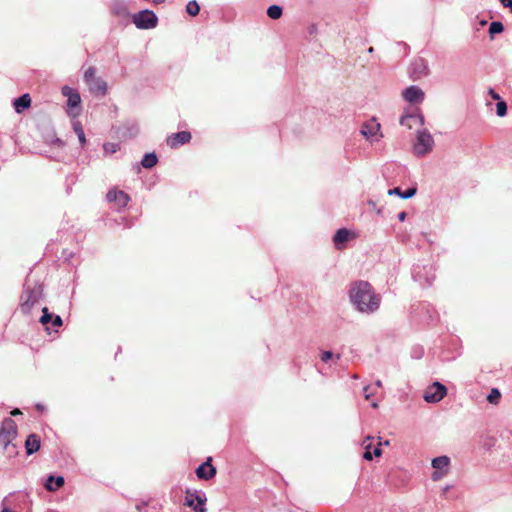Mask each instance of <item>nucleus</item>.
I'll list each match as a JSON object with an SVG mask.
<instances>
[{
  "label": "nucleus",
  "instance_id": "7ed1b4c3",
  "mask_svg": "<svg viewBox=\"0 0 512 512\" xmlns=\"http://www.w3.org/2000/svg\"><path fill=\"white\" fill-rule=\"evenodd\" d=\"M434 139L426 129L419 130L416 135V141L413 145V152L418 157H424L433 150Z\"/></svg>",
  "mask_w": 512,
  "mask_h": 512
},
{
  "label": "nucleus",
  "instance_id": "423d86ee",
  "mask_svg": "<svg viewBox=\"0 0 512 512\" xmlns=\"http://www.w3.org/2000/svg\"><path fill=\"white\" fill-rule=\"evenodd\" d=\"M447 394L446 387L440 382H434L424 392V400L428 403H437Z\"/></svg>",
  "mask_w": 512,
  "mask_h": 512
},
{
  "label": "nucleus",
  "instance_id": "393cba45",
  "mask_svg": "<svg viewBox=\"0 0 512 512\" xmlns=\"http://www.w3.org/2000/svg\"><path fill=\"white\" fill-rule=\"evenodd\" d=\"M73 130L76 133V135L78 136L80 144L82 146H84L86 144V137H85L83 127L79 121H76L73 123Z\"/></svg>",
  "mask_w": 512,
  "mask_h": 512
},
{
  "label": "nucleus",
  "instance_id": "c9c22d12",
  "mask_svg": "<svg viewBox=\"0 0 512 512\" xmlns=\"http://www.w3.org/2000/svg\"><path fill=\"white\" fill-rule=\"evenodd\" d=\"M119 146L118 144L114 143H107L104 145V150L106 152L115 153L118 150Z\"/></svg>",
  "mask_w": 512,
  "mask_h": 512
},
{
  "label": "nucleus",
  "instance_id": "a19ab883",
  "mask_svg": "<svg viewBox=\"0 0 512 512\" xmlns=\"http://www.w3.org/2000/svg\"><path fill=\"white\" fill-rule=\"evenodd\" d=\"M381 454H382V450H381L380 444H379L377 447L374 448V450L372 452V456L374 455V456L378 457Z\"/></svg>",
  "mask_w": 512,
  "mask_h": 512
},
{
  "label": "nucleus",
  "instance_id": "4be33fe9",
  "mask_svg": "<svg viewBox=\"0 0 512 512\" xmlns=\"http://www.w3.org/2000/svg\"><path fill=\"white\" fill-rule=\"evenodd\" d=\"M450 464V458L448 456H439L432 460V467L435 470L447 471Z\"/></svg>",
  "mask_w": 512,
  "mask_h": 512
},
{
  "label": "nucleus",
  "instance_id": "603ef678",
  "mask_svg": "<svg viewBox=\"0 0 512 512\" xmlns=\"http://www.w3.org/2000/svg\"><path fill=\"white\" fill-rule=\"evenodd\" d=\"M372 407H373V408H377V407H378V404H377L376 402H373V403H372Z\"/></svg>",
  "mask_w": 512,
  "mask_h": 512
},
{
  "label": "nucleus",
  "instance_id": "5fc2aeb1",
  "mask_svg": "<svg viewBox=\"0 0 512 512\" xmlns=\"http://www.w3.org/2000/svg\"><path fill=\"white\" fill-rule=\"evenodd\" d=\"M56 142H57L58 144H62V141H61L60 139H57V140H56Z\"/></svg>",
  "mask_w": 512,
  "mask_h": 512
},
{
  "label": "nucleus",
  "instance_id": "f3484780",
  "mask_svg": "<svg viewBox=\"0 0 512 512\" xmlns=\"http://www.w3.org/2000/svg\"><path fill=\"white\" fill-rule=\"evenodd\" d=\"M111 11L114 15H116L122 19H127L129 16V12H128L126 4L120 0H115L112 3Z\"/></svg>",
  "mask_w": 512,
  "mask_h": 512
},
{
  "label": "nucleus",
  "instance_id": "79ce46f5",
  "mask_svg": "<svg viewBox=\"0 0 512 512\" xmlns=\"http://www.w3.org/2000/svg\"><path fill=\"white\" fill-rule=\"evenodd\" d=\"M500 1L504 7H508V8L512 9V0H500Z\"/></svg>",
  "mask_w": 512,
  "mask_h": 512
},
{
  "label": "nucleus",
  "instance_id": "58836bf2",
  "mask_svg": "<svg viewBox=\"0 0 512 512\" xmlns=\"http://www.w3.org/2000/svg\"><path fill=\"white\" fill-rule=\"evenodd\" d=\"M52 325L54 327H59L62 325V319L59 315H54L52 318Z\"/></svg>",
  "mask_w": 512,
  "mask_h": 512
},
{
  "label": "nucleus",
  "instance_id": "49530a36",
  "mask_svg": "<svg viewBox=\"0 0 512 512\" xmlns=\"http://www.w3.org/2000/svg\"><path fill=\"white\" fill-rule=\"evenodd\" d=\"M11 414H12L13 416H16V415L21 414V411H20L19 409H14V410L11 412Z\"/></svg>",
  "mask_w": 512,
  "mask_h": 512
},
{
  "label": "nucleus",
  "instance_id": "ddd939ff",
  "mask_svg": "<svg viewBox=\"0 0 512 512\" xmlns=\"http://www.w3.org/2000/svg\"><path fill=\"white\" fill-rule=\"evenodd\" d=\"M62 94L68 98L67 105L69 108L79 107L81 103V97L76 90L72 89L69 86H64L62 88Z\"/></svg>",
  "mask_w": 512,
  "mask_h": 512
},
{
  "label": "nucleus",
  "instance_id": "de8ad7c7",
  "mask_svg": "<svg viewBox=\"0 0 512 512\" xmlns=\"http://www.w3.org/2000/svg\"><path fill=\"white\" fill-rule=\"evenodd\" d=\"M368 205L371 206L372 208H375V202L373 200H369Z\"/></svg>",
  "mask_w": 512,
  "mask_h": 512
},
{
  "label": "nucleus",
  "instance_id": "2eb2a0df",
  "mask_svg": "<svg viewBox=\"0 0 512 512\" xmlns=\"http://www.w3.org/2000/svg\"><path fill=\"white\" fill-rule=\"evenodd\" d=\"M423 122H424L423 116L419 115V114L405 115V116H402L400 119V124L402 126L407 127L408 129H412V127L417 123L422 125Z\"/></svg>",
  "mask_w": 512,
  "mask_h": 512
},
{
  "label": "nucleus",
  "instance_id": "bb28decb",
  "mask_svg": "<svg viewBox=\"0 0 512 512\" xmlns=\"http://www.w3.org/2000/svg\"><path fill=\"white\" fill-rule=\"evenodd\" d=\"M504 30V26L499 21L491 22L489 26V34L493 37L495 34L501 33Z\"/></svg>",
  "mask_w": 512,
  "mask_h": 512
},
{
  "label": "nucleus",
  "instance_id": "4468645a",
  "mask_svg": "<svg viewBox=\"0 0 512 512\" xmlns=\"http://www.w3.org/2000/svg\"><path fill=\"white\" fill-rule=\"evenodd\" d=\"M106 197L109 202H116L120 207L126 206L129 202V196L120 190H110Z\"/></svg>",
  "mask_w": 512,
  "mask_h": 512
},
{
  "label": "nucleus",
  "instance_id": "c85d7f7f",
  "mask_svg": "<svg viewBox=\"0 0 512 512\" xmlns=\"http://www.w3.org/2000/svg\"><path fill=\"white\" fill-rule=\"evenodd\" d=\"M501 397V393L497 388L491 389V392L487 396V400L489 403L497 404L499 402V399Z\"/></svg>",
  "mask_w": 512,
  "mask_h": 512
},
{
  "label": "nucleus",
  "instance_id": "c03bdc74",
  "mask_svg": "<svg viewBox=\"0 0 512 512\" xmlns=\"http://www.w3.org/2000/svg\"><path fill=\"white\" fill-rule=\"evenodd\" d=\"M368 389H369V387H368V386L364 387V393H365V398H366V399H369V398H370V394L368 393Z\"/></svg>",
  "mask_w": 512,
  "mask_h": 512
},
{
  "label": "nucleus",
  "instance_id": "412c9836",
  "mask_svg": "<svg viewBox=\"0 0 512 512\" xmlns=\"http://www.w3.org/2000/svg\"><path fill=\"white\" fill-rule=\"evenodd\" d=\"M349 230L345 228L338 229L333 237V242L337 249H341V245L348 241Z\"/></svg>",
  "mask_w": 512,
  "mask_h": 512
},
{
  "label": "nucleus",
  "instance_id": "4c0bfd02",
  "mask_svg": "<svg viewBox=\"0 0 512 512\" xmlns=\"http://www.w3.org/2000/svg\"><path fill=\"white\" fill-rule=\"evenodd\" d=\"M333 358V353L331 351H324L321 354V360L323 362H327L328 360Z\"/></svg>",
  "mask_w": 512,
  "mask_h": 512
},
{
  "label": "nucleus",
  "instance_id": "cd10ccee",
  "mask_svg": "<svg viewBox=\"0 0 512 512\" xmlns=\"http://www.w3.org/2000/svg\"><path fill=\"white\" fill-rule=\"evenodd\" d=\"M186 11L189 15L196 16L200 11V7L195 0H192L189 1L188 4L186 5Z\"/></svg>",
  "mask_w": 512,
  "mask_h": 512
},
{
  "label": "nucleus",
  "instance_id": "2f4dec72",
  "mask_svg": "<svg viewBox=\"0 0 512 512\" xmlns=\"http://www.w3.org/2000/svg\"><path fill=\"white\" fill-rule=\"evenodd\" d=\"M369 440H370V437H367V440L363 441V446L365 449L363 457L366 460H372V452L370 451L371 443L368 442Z\"/></svg>",
  "mask_w": 512,
  "mask_h": 512
},
{
  "label": "nucleus",
  "instance_id": "aec40b11",
  "mask_svg": "<svg viewBox=\"0 0 512 512\" xmlns=\"http://www.w3.org/2000/svg\"><path fill=\"white\" fill-rule=\"evenodd\" d=\"M31 104V98L29 94H23L22 96L16 98L13 102L14 108L16 112L20 113L24 109L28 108Z\"/></svg>",
  "mask_w": 512,
  "mask_h": 512
},
{
  "label": "nucleus",
  "instance_id": "9d476101",
  "mask_svg": "<svg viewBox=\"0 0 512 512\" xmlns=\"http://www.w3.org/2000/svg\"><path fill=\"white\" fill-rule=\"evenodd\" d=\"M212 459L208 458L196 469V475L199 479L209 480L216 474L215 467L211 464Z\"/></svg>",
  "mask_w": 512,
  "mask_h": 512
},
{
  "label": "nucleus",
  "instance_id": "7c9ffc66",
  "mask_svg": "<svg viewBox=\"0 0 512 512\" xmlns=\"http://www.w3.org/2000/svg\"><path fill=\"white\" fill-rule=\"evenodd\" d=\"M42 312H43V315L41 316L40 318V322L43 324V325H46L48 324L49 322H52V318H53V314L49 313L48 311V308L47 307H44L42 309Z\"/></svg>",
  "mask_w": 512,
  "mask_h": 512
},
{
  "label": "nucleus",
  "instance_id": "a211bd4d",
  "mask_svg": "<svg viewBox=\"0 0 512 512\" xmlns=\"http://www.w3.org/2000/svg\"><path fill=\"white\" fill-rule=\"evenodd\" d=\"M87 84L89 85L91 92L98 93L101 95L106 94L107 84L102 78L97 77V78L91 80L90 82H88Z\"/></svg>",
  "mask_w": 512,
  "mask_h": 512
},
{
  "label": "nucleus",
  "instance_id": "f257e3e1",
  "mask_svg": "<svg viewBox=\"0 0 512 512\" xmlns=\"http://www.w3.org/2000/svg\"><path fill=\"white\" fill-rule=\"evenodd\" d=\"M351 303L357 311L366 314L376 312L381 304V296L377 294L372 285L367 281H357L349 290Z\"/></svg>",
  "mask_w": 512,
  "mask_h": 512
},
{
  "label": "nucleus",
  "instance_id": "f8f14e48",
  "mask_svg": "<svg viewBox=\"0 0 512 512\" xmlns=\"http://www.w3.org/2000/svg\"><path fill=\"white\" fill-rule=\"evenodd\" d=\"M403 97L407 102L418 103L423 101L424 92L418 86H410L403 91Z\"/></svg>",
  "mask_w": 512,
  "mask_h": 512
},
{
  "label": "nucleus",
  "instance_id": "f03ea898",
  "mask_svg": "<svg viewBox=\"0 0 512 512\" xmlns=\"http://www.w3.org/2000/svg\"><path fill=\"white\" fill-rule=\"evenodd\" d=\"M43 294V285L37 280L27 277L21 295V311L28 314Z\"/></svg>",
  "mask_w": 512,
  "mask_h": 512
},
{
  "label": "nucleus",
  "instance_id": "5701e85b",
  "mask_svg": "<svg viewBox=\"0 0 512 512\" xmlns=\"http://www.w3.org/2000/svg\"><path fill=\"white\" fill-rule=\"evenodd\" d=\"M157 161H158V158L155 153H147L144 155V157L141 161V165L144 168L150 169L157 164Z\"/></svg>",
  "mask_w": 512,
  "mask_h": 512
},
{
  "label": "nucleus",
  "instance_id": "ea45409f",
  "mask_svg": "<svg viewBox=\"0 0 512 512\" xmlns=\"http://www.w3.org/2000/svg\"><path fill=\"white\" fill-rule=\"evenodd\" d=\"M488 93L492 97V99L497 100V101H501L500 100V95L494 89L490 88L488 90Z\"/></svg>",
  "mask_w": 512,
  "mask_h": 512
},
{
  "label": "nucleus",
  "instance_id": "37998d69",
  "mask_svg": "<svg viewBox=\"0 0 512 512\" xmlns=\"http://www.w3.org/2000/svg\"><path fill=\"white\" fill-rule=\"evenodd\" d=\"M405 218H406V212L402 211V212H400V213L398 214V219H399L400 221H404V220H405Z\"/></svg>",
  "mask_w": 512,
  "mask_h": 512
},
{
  "label": "nucleus",
  "instance_id": "1a4fd4ad",
  "mask_svg": "<svg viewBox=\"0 0 512 512\" xmlns=\"http://www.w3.org/2000/svg\"><path fill=\"white\" fill-rule=\"evenodd\" d=\"M360 132L367 140L371 142L377 141L380 132V124L372 119L362 125Z\"/></svg>",
  "mask_w": 512,
  "mask_h": 512
},
{
  "label": "nucleus",
  "instance_id": "8fccbe9b",
  "mask_svg": "<svg viewBox=\"0 0 512 512\" xmlns=\"http://www.w3.org/2000/svg\"><path fill=\"white\" fill-rule=\"evenodd\" d=\"M375 385H376L377 387H381V386H382V382H381L380 380H377V381L375 382Z\"/></svg>",
  "mask_w": 512,
  "mask_h": 512
},
{
  "label": "nucleus",
  "instance_id": "e433bc0d",
  "mask_svg": "<svg viewBox=\"0 0 512 512\" xmlns=\"http://www.w3.org/2000/svg\"><path fill=\"white\" fill-rule=\"evenodd\" d=\"M54 482H55V488L56 490L60 487H62L65 483V480H64V477L62 476H57V477H54Z\"/></svg>",
  "mask_w": 512,
  "mask_h": 512
},
{
  "label": "nucleus",
  "instance_id": "9b49d317",
  "mask_svg": "<svg viewBox=\"0 0 512 512\" xmlns=\"http://www.w3.org/2000/svg\"><path fill=\"white\" fill-rule=\"evenodd\" d=\"M191 139V133L187 131H181L172 134L167 138V145L171 148H177L180 145L186 144Z\"/></svg>",
  "mask_w": 512,
  "mask_h": 512
},
{
  "label": "nucleus",
  "instance_id": "39448f33",
  "mask_svg": "<svg viewBox=\"0 0 512 512\" xmlns=\"http://www.w3.org/2000/svg\"><path fill=\"white\" fill-rule=\"evenodd\" d=\"M158 18L153 11L143 10L133 15V23L139 29H151L156 27Z\"/></svg>",
  "mask_w": 512,
  "mask_h": 512
},
{
  "label": "nucleus",
  "instance_id": "b1692460",
  "mask_svg": "<svg viewBox=\"0 0 512 512\" xmlns=\"http://www.w3.org/2000/svg\"><path fill=\"white\" fill-rule=\"evenodd\" d=\"M283 9L279 5H271L267 9V15L273 20H277L282 16Z\"/></svg>",
  "mask_w": 512,
  "mask_h": 512
},
{
  "label": "nucleus",
  "instance_id": "6ab92c4d",
  "mask_svg": "<svg viewBox=\"0 0 512 512\" xmlns=\"http://www.w3.org/2000/svg\"><path fill=\"white\" fill-rule=\"evenodd\" d=\"M417 193L416 187H410L406 191H402L399 187L388 190V195H397L402 199L412 198Z\"/></svg>",
  "mask_w": 512,
  "mask_h": 512
},
{
  "label": "nucleus",
  "instance_id": "c756f323",
  "mask_svg": "<svg viewBox=\"0 0 512 512\" xmlns=\"http://www.w3.org/2000/svg\"><path fill=\"white\" fill-rule=\"evenodd\" d=\"M496 113L499 117H504L507 114V104L504 101H498L496 104Z\"/></svg>",
  "mask_w": 512,
  "mask_h": 512
},
{
  "label": "nucleus",
  "instance_id": "a878e982",
  "mask_svg": "<svg viewBox=\"0 0 512 512\" xmlns=\"http://www.w3.org/2000/svg\"><path fill=\"white\" fill-rule=\"evenodd\" d=\"M125 131L123 132L124 137H134L139 132V127L136 123H127L124 127Z\"/></svg>",
  "mask_w": 512,
  "mask_h": 512
},
{
  "label": "nucleus",
  "instance_id": "72a5a7b5",
  "mask_svg": "<svg viewBox=\"0 0 512 512\" xmlns=\"http://www.w3.org/2000/svg\"><path fill=\"white\" fill-rule=\"evenodd\" d=\"M447 474V471H439V470H435L433 473H432V480L433 481H439L440 479H442L445 475Z\"/></svg>",
  "mask_w": 512,
  "mask_h": 512
},
{
  "label": "nucleus",
  "instance_id": "20e7f679",
  "mask_svg": "<svg viewBox=\"0 0 512 512\" xmlns=\"http://www.w3.org/2000/svg\"><path fill=\"white\" fill-rule=\"evenodd\" d=\"M17 435V425L11 418H5L0 427V443L7 449Z\"/></svg>",
  "mask_w": 512,
  "mask_h": 512
},
{
  "label": "nucleus",
  "instance_id": "6e6552de",
  "mask_svg": "<svg viewBox=\"0 0 512 512\" xmlns=\"http://www.w3.org/2000/svg\"><path fill=\"white\" fill-rule=\"evenodd\" d=\"M429 66L424 58H417L413 61L410 68V74L414 79H421L429 74Z\"/></svg>",
  "mask_w": 512,
  "mask_h": 512
},
{
  "label": "nucleus",
  "instance_id": "864d4df0",
  "mask_svg": "<svg viewBox=\"0 0 512 512\" xmlns=\"http://www.w3.org/2000/svg\"><path fill=\"white\" fill-rule=\"evenodd\" d=\"M373 51H374L373 47H370V48L368 49V52H369V53H372Z\"/></svg>",
  "mask_w": 512,
  "mask_h": 512
},
{
  "label": "nucleus",
  "instance_id": "dca6fc26",
  "mask_svg": "<svg viewBox=\"0 0 512 512\" xmlns=\"http://www.w3.org/2000/svg\"><path fill=\"white\" fill-rule=\"evenodd\" d=\"M25 448L28 455L40 449V438L36 434H30L25 441Z\"/></svg>",
  "mask_w": 512,
  "mask_h": 512
},
{
  "label": "nucleus",
  "instance_id": "f704fd0d",
  "mask_svg": "<svg viewBox=\"0 0 512 512\" xmlns=\"http://www.w3.org/2000/svg\"><path fill=\"white\" fill-rule=\"evenodd\" d=\"M54 482V476L50 475L47 480H46V483H45V488L48 490V491H56V488L52 485Z\"/></svg>",
  "mask_w": 512,
  "mask_h": 512
},
{
  "label": "nucleus",
  "instance_id": "a18cd8bd",
  "mask_svg": "<svg viewBox=\"0 0 512 512\" xmlns=\"http://www.w3.org/2000/svg\"><path fill=\"white\" fill-rule=\"evenodd\" d=\"M0 512H15V511H13L12 509H10L6 506H3Z\"/></svg>",
  "mask_w": 512,
  "mask_h": 512
},
{
  "label": "nucleus",
  "instance_id": "09e8293b",
  "mask_svg": "<svg viewBox=\"0 0 512 512\" xmlns=\"http://www.w3.org/2000/svg\"><path fill=\"white\" fill-rule=\"evenodd\" d=\"M36 408H37L38 410H40V411H43V410H44V406H43V405H41V404H37V405H36Z\"/></svg>",
  "mask_w": 512,
  "mask_h": 512
},
{
  "label": "nucleus",
  "instance_id": "0eeeda50",
  "mask_svg": "<svg viewBox=\"0 0 512 512\" xmlns=\"http://www.w3.org/2000/svg\"><path fill=\"white\" fill-rule=\"evenodd\" d=\"M206 497L198 492L186 491L184 505L192 508L195 512H207L205 508Z\"/></svg>",
  "mask_w": 512,
  "mask_h": 512
},
{
  "label": "nucleus",
  "instance_id": "3c124183",
  "mask_svg": "<svg viewBox=\"0 0 512 512\" xmlns=\"http://www.w3.org/2000/svg\"><path fill=\"white\" fill-rule=\"evenodd\" d=\"M156 4L164 2V0H153Z\"/></svg>",
  "mask_w": 512,
  "mask_h": 512
},
{
  "label": "nucleus",
  "instance_id": "473e14b6",
  "mask_svg": "<svg viewBox=\"0 0 512 512\" xmlns=\"http://www.w3.org/2000/svg\"><path fill=\"white\" fill-rule=\"evenodd\" d=\"M95 74H96V69L94 67H89L84 73V79H85L86 83L97 78Z\"/></svg>",
  "mask_w": 512,
  "mask_h": 512
}]
</instances>
